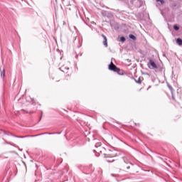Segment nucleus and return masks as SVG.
Instances as JSON below:
<instances>
[{"instance_id": "39448f33", "label": "nucleus", "mask_w": 182, "mask_h": 182, "mask_svg": "<svg viewBox=\"0 0 182 182\" xmlns=\"http://www.w3.org/2000/svg\"><path fill=\"white\" fill-rule=\"evenodd\" d=\"M104 41H103V45L104 46H105V48H107V38L106 37V36H105V34L102 35Z\"/></svg>"}, {"instance_id": "a211bd4d", "label": "nucleus", "mask_w": 182, "mask_h": 182, "mask_svg": "<svg viewBox=\"0 0 182 182\" xmlns=\"http://www.w3.org/2000/svg\"><path fill=\"white\" fill-rule=\"evenodd\" d=\"M42 114H43V112H41V117L40 120L42 119Z\"/></svg>"}, {"instance_id": "9d476101", "label": "nucleus", "mask_w": 182, "mask_h": 182, "mask_svg": "<svg viewBox=\"0 0 182 182\" xmlns=\"http://www.w3.org/2000/svg\"><path fill=\"white\" fill-rule=\"evenodd\" d=\"M13 137H16L17 139H23L25 136H17V135H12Z\"/></svg>"}, {"instance_id": "2eb2a0df", "label": "nucleus", "mask_w": 182, "mask_h": 182, "mask_svg": "<svg viewBox=\"0 0 182 182\" xmlns=\"http://www.w3.org/2000/svg\"><path fill=\"white\" fill-rule=\"evenodd\" d=\"M156 2H161V4H164V0H156Z\"/></svg>"}, {"instance_id": "0eeeda50", "label": "nucleus", "mask_w": 182, "mask_h": 182, "mask_svg": "<svg viewBox=\"0 0 182 182\" xmlns=\"http://www.w3.org/2000/svg\"><path fill=\"white\" fill-rule=\"evenodd\" d=\"M130 39H132L133 41H136V37L133 34H129V36Z\"/></svg>"}, {"instance_id": "f8f14e48", "label": "nucleus", "mask_w": 182, "mask_h": 182, "mask_svg": "<svg viewBox=\"0 0 182 182\" xmlns=\"http://www.w3.org/2000/svg\"><path fill=\"white\" fill-rule=\"evenodd\" d=\"M136 83H138L139 85L141 84V80H140V77L138 78V80H135Z\"/></svg>"}, {"instance_id": "423d86ee", "label": "nucleus", "mask_w": 182, "mask_h": 182, "mask_svg": "<svg viewBox=\"0 0 182 182\" xmlns=\"http://www.w3.org/2000/svg\"><path fill=\"white\" fill-rule=\"evenodd\" d=\"M176 43L179 45V46H181L182 45V39L181 38H177L176 39Z\"/></svg>"}, {"instance_id": "f257e3e1", "label": "nucleus", "mask_w": 182, "mask_h": 182, "mask_svg": "<svg viewBox=\"0 0 182 182\" xmlns=\"http://www.w3.org/2000/svg\"><path fill=\"white\" fill-rule=\"evenodd\" d=\"M104 153V156L107 159H113V157H116L117 156V154H116V151H112L110 149H106Z\"/></svg>"}, {"instance_id": "9b49d317", "label": "nucleus", "mask_w": 182, "mask_h": 182, "mask_svg": "<svg viewBox=\"0 0 182 182\" xmlns=\"http://www.w3.org/2000/svg\"><path fill=\"white\" fill-rule=\"evenodd\" d=\"M173 29L175 31H178V29H180V27H178L177 25H175V26H173Z\"/></svg>"}, {"instance_id": "f03ea898", "label": "nucleus", "mask_w": 182, "mask_h": 182, "mask_svg": "<svg viewBox=\"0 0 182 182\" xmlns=\"http://www.w3.org/2000/svg\"><path fill=\"white\" fill-rule=\"evenodd\" d=\"M109 70H113V72H117L118 75H124V71L117 68V67L113 63V61H111V63L109 65Z\"/></svg>"}, {"instance_id": "1a4fd4ad", "label": "nucleus", "mask_w": 182, "mask_h": 182, "mask_svg": "<svg viewBox=\"0 0 182 182\" xmlns=\"http://www.w3.org/2000/svg\"><path fill=\"white\" fill-rule=\"evenodd\" d=\"M1 75L3 76V77H5V69H3V70L1 73Z\"/></svg>"}, {"instance_id": "aec40b11", "label": "nucleus", "mask_w": 182, "mask_h": 182, "mask_svg": "<svg viewBox=\"0 0 182 182\" xmlns=\"http://www.w3.org/2000/svg\"><path fill=\"white\" fill-rule=\"evenodd\" d=\"M67 70H69V68H67Z\"/></svg>"}, {"instance_id": "f3484780", "label": "nucleus", "mask_w": 182, "mask_h": 182, "mask_svg": "<svg viewBox=\"0 0 182 182\" xmlns=\"http://www.w3.org/2000/svg\"><path fill=\"white\" fill-rule=\"evenodd\" d=\"M171 95H172V99H173V100H176V97H174V95H173V92L171 93Z\"/></svg>"}, {"instance_id": "dca6fc26", "label": "nucleus", "mask_w": 182, "mask_h": 182, "mask_svg": "<svg viewBox=\"0 0 182 182\" xmlns=\"http://www.w3.org/2000/svg\"><path fill=\"white\" fill-rule=\"evenodd\" d=\"M106 161H107V163H113V161H114V160L110 161V160H106Z\"/></svg>"}, {"instance_id": "6ab92c4d", "label": "nucleus", "mask_w": 182, "mask_h": 182, "mask_svg": "<svg viewBox=\"0 0 182 182\" xmlns=\"http://www.w3.org/2000/svg\"><path fill=\"white\" fill-rule=\"evenodd\" d=\"M127 168H130V166L127 167Z\"/></svg>"}, {"instance_id": "20e7f679", "label": "nucleus", "mask_w": 182, "mask_h": 182, "mask_svg": "<svg viewBox=\"0 0 182 182\" xmlns=\"http://www.w3.org/2000/svg\"><path fill=\"white\" fill-rule=\"evenodd\" d=\"M149 64L151 67L149 66V69H159V67H157V65L153 60H149Z\"/></svg>"}, {"instance_id": "6e6552de", "label": "nucleus", "mask_w": 182, "mask_h": 182, "mask_svg": "<svg viewBox=\"0 0 182 182\" xmlns=\"http://www.w3.org/2000/svg\"><path fill=\"white\" fill-rule=\"evenodd\" d=\"M167 86H168V89L171 90V92L173 93V87H171V85H170V84H167Z\"/></svg>"}, {"instance_id": "ddd939ff", "label": "nucleus", "mask_w": 182, "mask_h": 182, "mask_svg": "<svg viewBox=\"0 0 182 182\" xmlns=\"http://www.w3.org/2000/svg\"><path fill=\"white\" fill-rule=\"evenodd\" d=\"M120 41H121V42H126V38H124V37H123V36L121 37V38H120Z\"/></svg>"}, {"instance_id": "4468645a", "label": "nucleus", "mask_w": 182, "mask_h": 182, "mask_svg": "<svg viewBox=\"0 0 182 182\" xmlns=\"http://www.w3.org/2000/svg\"><path fill=\"white\" fill-rule=\"evenodd\" d=\"M4 134H8V136H14V134H12L11 133H9L6 132H4Z\"/></svg>"}, {"instance_id": "7ed1b4c3", "label": "nucleus", "mask_w": 182, "mask_h": 182, "mask_svg": "<svg viewBox=\"0 0 182 182\" xmlns=\"http://www.w3.org/2000/svg\"><path fill=\"white\" fill-rule=\"evenodd\" d=\"M95 147L97 149H94V151L96 153H105L106 151V149L103 146H102V143L98 142L95 144Z\"/></svg>"}]
</instances>
